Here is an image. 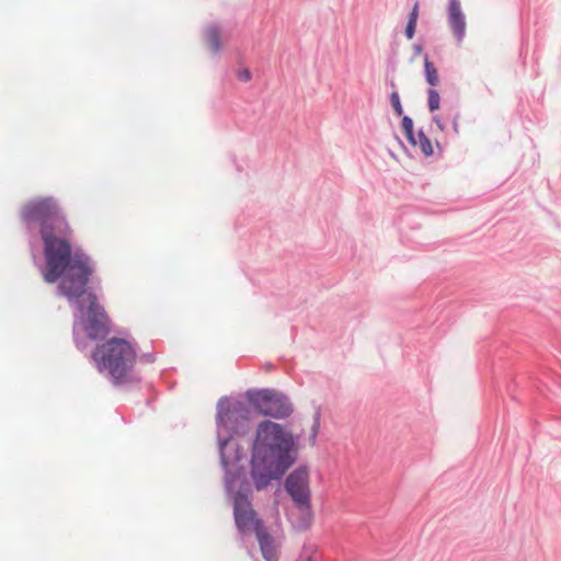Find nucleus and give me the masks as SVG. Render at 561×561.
<instances>
[{
    "instance_id": "6e6552de",
    "label": "nucleus",
    "mask_w": 561,
    "mask_h": 561,
    "mask_svg": "<svg viewBox=\"0 0 561 561\" xmlns=\"http://www.w3.org/2000/svg\"><path fill=\"white\" fill-rule=\"evenodd\" d=\"M220 457L222 466L227 469L226 488L228 492H232L239 479V474L232 473L229 470V466H232L233 462H238L241 459V455L237 451V444L233 439L221 442Z\"/></svg>"
},
{
    "instance_id": "6ab92c4d",
    "label": "nucleus",
    "mask_w": 561,
    "mask_h": 561,
    "mask_svg": "<svg viewBox=\"0 0 561 561\" xmlns=\"http://www.w3.org/2000/svg\"><path fill=\"white\" fill-rule=\"evenodd\" d=\"M417 19H419V3L416 2L409 15L408 22L416 23Z\"/></svg>"
},
{
    "instance_id": "9d476101",
    "label": "nucleus",
    "mask_w": 561,
    "mask_h": 561,
    "mask_svg": "<svg viewBox=\"0 0 561 561\" xmlns=\"http://www.w3.org/2000/svg\"><path fill=\"white\" fill-rule=\"evenodd\" d=\"M402 128L407 139L413 147H419L424 156L433 154L434 150L431 140L423 131L414 135L413 121L409 116H403Z\"/></svg>"
},
{
    "instance_id": "7ed1b4c3",
    "label": "nucleus",
    "mask_w": 561,
    "mask_h": 561,
    "mask_svg": "<svg viewBox=\"0 0 561 561\" xmlns=\"http://www.w3.org/2000/svg\"><path fill=\"white\" fill-rule=\"evenodd\" d=\"M92 357L100 371H107L115 383H122L134 367L136 352L126 340L113 337L99 345Z\"/></svg>"
},
{
    "instance_id": "4468645a",
    "label": "nucleus",
    "mask_w": 561,
    "mask_h": 561,
    "mask_svg": "<svg viewBox=\"0 0 561 561\" xmlns=\"http://www.w3.org/2000/svg\"><path fill=\"white\" fill-rule=\"evenodd\" d=\"M298 513H299V523L297 524V527L299 529H307L312 520V513L310 510V503L306 504V507L304 505H297Z\"/></svg>"
},
{
    "instance_id": "20e7f679",
    "label": "nucleus",
    "mask_w": 561,
    "mask_h": 561,
    "mask_svg": "<svg viewBox=\"0 0 561 561\" xmlns=\"http://www.w3.org/2000/svg\"><path fill=\"white\" fill-rule=\"evenodd\" d=\"M248 398L255 411L264 416L285 419L293 413L289 400L279 392L261 390L248 394Z\"/></svg>"
},
{
    "instance_id": "f03ea898",
    "label": "nucleus",
    "mask_w": 561,
    "mask_h": 561,
    "mask_svg": "<svg viewBox=\"0 0 561 561\" xmlns=\"http://www.w3.org/2000/svg\"><path fill=\"white\" fill-rule=\"evenodd\" d=\"M298 440L284 425L273 421L257 424L251 446V478L257 490L280 479L296 462Z\"/></svg>"
},
{
    "instance_id": "423d86ee",
    "label": "nucleus",
    "mask_w": 561,
    "mask_h": 561,
    "mask_svg": "<svg viewBox=\"0 0 561 561\" xmlns=\"http://www.w3.org/2000/svg\"><path fill=\"white\" fill-rule=\"evenodd\" d=\"M89 304L87 319L84 321V331L92 340L104 337L108 331V318L103 307L98 302V297L93 293L87 294Z\"/></svg>"
},
{
    "instance_id": "2eb2a0df",
    "label": "nucleus",
    "mask_w": 561,
    "mask_h": 561,
    "mask_svg": "<svg viewBox=\"0 0 561 561\" xmlns=\"http://www.w3.org/2000/svg\"><path fill=\"white\" fill-rule=\"evenodd\" d=\"M427 94H428L427 105H428L430 112L437 111L439 108V104H440L439 93L435 89H430Z\"/></svg>"
},
{
    "instance_id": "1a4fd4ad",
    "label": "nucleus",
    "mask_w": 561,
    "mask_h": 561,
    "mask_svg": "<svg viewBox=\"0 0 561 561\" xmlns=\"http://www.w3.org/2000/svg\"><path fill=\"white\" fill-rule=\"evenodd\" d=\"M448 22L457 42L462 43L466 36V18L459 0H449Z\"/></svg>"
},
{
    "instance_id": "0eeeda50",
    "label": "nucleus",
    "mask_w": 561,
    "mask_h": 561,
    "mask_svg": "<svg viewBox=\"0 0 561 561\" xmlns=\"http://www.w3.org/2000/svg\"><path fill=\"white\" fill-rule=\"evenodd\" d=\"M285 489L296 505H304L306 507V504L310 502L308 469L299 467L294 470L286 479Z\"/></svg>"
},
{
    "instance_id": "39448f33",
    "label": "nucleus",
    "mask_w": 561,
    "mask_h": 561,
    "mask_svg": "<svg viewBox=\"0 0 561 561\" xmlns=\"http://www.w3.org/2000/svg\"><path fill=\"white\" fill-rule=\"evenodd\" d=\"M250 486L248 483L241 486L233 499V515L238 529L242 533H257L259 527H264L261 519L256 517V513L251 506L248 499Z\"/></svg>"
},
{
    "instance_id": "ddd939ff",
    "label": "nucleus",
    "mask_w": 561,
    "mask_h": 561,
    "mask_svg": "<svg viewBox=\"0 0 561 561\" xmlns=\"http://www.w3.org/2000/svg\"><path fill=\"white\" fill-rule=\"evenodd\" d=\"M424 69L426 82L432 87L437 85L439 83L438 71L427 56L424 58Z\"/></svg>"
},
{
    "instance_id": "f3484780",
    "label": "nucleus",
    "mask_w": 561,
    "mask_h": 561,
    "mask_svg": "<svg viewBox=\"0 0 561 561\" xmlns=\"http://www.w3.org/2000/svg\"><path fill=\"white\" fill-rule=\"evenodd\" d=\"M318 431H319V423L318 422H314L311 430H310V434H309V444L311 446H313L316 444V438H317V435H318Z\"/></svg>"
},
{
    "instance_id": "dca6fc26",
    "label": "nucleus",
    "mask_w": 561,
    "mask_h": 561,
    "mask_svg": "<svg viewBox=\"0 0 561 561\" xmlns=\"http://www.w3.org/2000/svg\"><path fill=\"white\" fill-rule=\"evenodd\" d=\"M390 103H391L396 114L398 116H401L403 114V108H402V105H401V102H400L399 93L397 91H393L390 94Z\"/></svg>"
},
{
    "instance_id": "b1692460",
    "label": "nucleus",
    "mask_w": 561,
    "mask_h": 561,
    "mask_svg": "<svg viewBox=\"0 0 561 561\" xmlns=\"http://www.w3.org/2000/svg\"><path fill=\"white\" fill-rule=\"evenodd\" d=\"M434 122L437 124V126H438V128H439L440 130H443V129H444V126H443V124L440 123V121L438 119V117H437V116H435V117H434Z\"/></svg>"
},
{
    "instance_id": "393cba45",
    "label": "nucleus",
    "mask_w": 561,
    "mask_h": 561,
    "mask_svg": "<svg viewBox=\"0 0 561 561\" xmlns=\"http://www.w3.org/2000/svg\"><path fill=\"white\" fill-rule=\"evenodd\" d=\"M222 405H224V401H220V402H219V409H220V410L222 409Z\"/></svg>"
},
{
    "instance_id": "9b49d317",
    "label": "nucleus",
    "mask_w": 561,
    "mask_h": 561,
    "mask_svg": "<svg viewBox=\"0 0 561 561\" xmlns=\"http://www.w3.org/2000/svg\"><path fill=\"white\" fill-rule=\"evenodd\" d=\"M263 558L266 561L278 560V547L274 538L268 534L265 527H259L255 534Z\"/></svg>"
},
{
    "instance_id": "412c9836",
    "label": "nucleus",
    "mask_w": 561,
    "mask_h": 561,
    "mask_svg": "<svg viewBox=\"0 0 561 561\" xmlns=\"http://www.w3.org/2000/svg\"><path fill=\"white\" fill-rule=\"evenodd\" d=\"M460 117L459 114H456L455 117H454V121H453V128L455 130V133H459V122H458V118Z\"/></svg>"
},
{
    "instance_id": "5701e85b",
    "label": "nucleus",
    "mask_w": 561,
    "mask_h": 561,
    "mask_svg": "<svg viewBox=\"0 0 561 561\" xmlns=\"http://www.w3.org/2000/svg\"><path fill=\"white\" fill-rule=\"evenodd\" d=\"M413 49H414V51H415V54H416V55H421V54H422V47H421V45H417V44H416V45H414V46H413Z\"/></svg>"
},
{
    "instance_id": "f257e3e1",
    "label": "nucleus",
    "mask_w": 561,
    "mask_h": 561,
    "mask_svg": "<svg viewBox=\"0 0 561 561\" xmlns=\"http://www.w3.org/2000/svg\"><path fill=\"white\" fill-rule=\"evenodd\" d=\"M21 216L39 226L45 257L44 280L53 284L60 279L58 291L68 300L82 297L94 270L85 253L72 249V229L57 201L53 197L32 199L23 206Z\"/></svg>"
},
{
    "instance_id": "a878e982",
    "label": "nucleus",
    "mask_w": 561,
    "mask_h": 561,
    "mask_svg": "<svg viewBox=\"0 0 561 561\" xmlns=\"http://www.w3.org/2000/svg\"><path fill=\"white\" fill-rule=\"evenodd\" d=\"M305 561H310V560L308 559V560H305Z\"/></svg>"
},
{
    "instance_id": "4be33fe9",
    "label": "nucleus",
    "mask_w": 561,
    "mask_h": 561,
    "mask_svg": "<svg viewBox=\"0 0 561 561\" xmlns=\"http://www.w3.org/2000/svg\"><path fill=\"white\" fill-rule=\"evenodd\" d=\"M217 421L219 423H224L225 422V415H224V413L221 411L218 412Z\"/></svg>"
},
{
    "instance_id": "a211bd4d",
    "label": "nucleus",
    "mask_w": 561,
    "mask_h": 561,
    "mask_svg": "<svg viewBox=\"0 0 561 561\" xmlns=\"http://www.w3.org/2000/svg\"><path fill=\"white\" fill-rule=\"evenodd\" d=\"M416 23L408 22L405 27V36L411 39L415 34Z\"/></svg>"
},
{
    "instance_id": "aec40b11",
    "label": "nucleus",
    "mask_w": 561,
    "mask_h": 561,
    "mask_svg": "<svg viewBox=\"0 0 561 561\" xmlns=\"http://www.w3.org/2000/svg\"><path fill=\"white\" fill-rule=\"evenodd\" d=\"M239 79L242 81H249L251 79V73L249 70H243L239 72Z\"/></svg>"
},
{
    "instance_id": "f8f14e48",
    "label": "nucleus",
    "mask_w": 561,
    "mask_h": 561,
    "mask_svg": "<svg viewBox=\"0 0 561 561\" xmlns=\"http://www.w3.org/2000/svg\"><path fill=\"white\" fill-rule=\"evenodd\" d=\"M205 41L208 48L214 53L219 51V49L221 48L220 34L218 28L215 26L207 28L205 33Z\"/></svg>"
}]
</instances>
